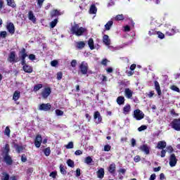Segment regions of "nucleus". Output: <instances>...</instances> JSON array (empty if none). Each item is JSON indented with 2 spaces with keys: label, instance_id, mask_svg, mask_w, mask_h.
Masks as SVG:
<instances>
[{
  "label": "nucleus",
  "instance_id": "29",
  "mask_svg": "<svg viewBox=\"0 0 180 180\" xmlns=\"http://www.w3.org/2000/svg\"><path fill=\"white\" fill-rule=\"evenodd\" d=\"M77 48L79 49L80 50L85 47V42L84 41H78L76 43Z\"/></svg>",
  "mask_w": 180,
  "mask_h": 180
},
{
  "label": "nucleus",
  "instance_id": "31",
  "mask_svg": "<svg viewBox=\"0 0 180 180\" xmlns=\"http://www.w3.org/2000/svg\"><path fill=\"white\" fill-rule=\"evenodd\" d=\"M60 11L58 10H53L51 12V18H54L56 16H60Z\"/></svg>",
  "mask_w": 180,
  "mask_h": 180
},
{
  "label": "nucleus",
  "instance_id": "50",
  "mask_svg": "<svg viewBox=\"0 0 180 180\" xmlns=\"http://www.w3.org/2000/svg\"><path fill=\"white\" fill-rule=\"evenodd\" d=\"M7 34H8V33L6 32V31H2L0 32V36H1V37H3V39H5V37H6Z\"/></svg>",
  "mask_w": 180,
  "mask_h": 180
},
{
  "label": "nucleus",
  "instance_id": "14",
  "mask_svg": "<svg viewBox=\"0 0 180 180\" xmlns=\"http://www.w3.org/2000/svg\"><path fill=\"white\" fill-rule=\"evenodd\" d=\"M133 91L130 90V89L127 88L124 90V95L127 99H131L133 98Z\"/></svg>",
  "mask_w": 180,
  "mask_h": 180
},
{
  "label": "nucleus",
  "instance_id": "39",
  "mask_svg": "<svg viewBox=\"0 0 180 180\" xmlns=\"http://www.w3.org/2000/svg\"><path fill=\"white\" fill-rule=\"evenodd\" d=\"M124 19V16H123L122 14L117 15L115 18V20H123Z\"/></svg>",
  "mask_w": 180,
  "mask_h": 180
},
{
  "label": "nucleus",
  "instance_id": "36",
  "mask_svg": "<svg viewBox=\"0 0 180 180\" xmlns=\"http://www.w3.org/2000/svg\"><path fill=\"white\" fill-rule=\"evenodd\" d=\"M66 163L68 165V167H70V168H74V162L71 159H68Z\"/></svg>",
  "mask_w": 180,
  "mask_h": 180
},
{
  "label": "nucleus",
  "instance_id": "37",
  "mask_svg": "<svg viewBox=\"0 0 180 180\" xmlns=\"http://www.w3.org/2000/svg\"><path fill=\"white\" fill-rule=\"evenodd\" d=\"M60 173L63 174V175H65L67 174V170H65V169L64 168L63 165H60Z\"/></svg>",
  "mask_w": 180,
  "mask_h": 180
},
{
  "label": "nucleus",
  "instance_id": "48",
  "mask_svg": "<svg viewBox=\"0 0 180 180\" xmlns=\"http://www.w3.org/2000/svg\"><path fill=\"white\" fill-rule=\"evenodd\" d=\"M147 126L146 125H141L140 127L138 128L139 131H143L144 130H146Z\"/></svg>",
  "mask_w": 180,
  "mask_h": 180
},
{
  "label": "nucleus",
  "instance_id": "6",
  "mask_svg": "<svg viewBox=\"0 0 180 180\" xmlns=\"http://www.w3.org/2000/svg\"><path fill=\"white\" fill-rule=\"evenodd\" d=\"M6 29L10 33V34H15V25L13 22H7L6 24Z\"/></svg>",
  "mask_w": 180,
  "mask_h": 180
},
{
  "label": "nucleus",
  "instance_id": "1",
  "mask_svg": "<svg viewBox=\"0 0 180 180\" xmlns=\"http://www.w3.org/2000/svg\"><path fill=\"white\" fill-rule=\"evenodd\" d=\"M70 31L73 34H75V36H83L86 33V28L79 27L78 24H76L72 27Z\"/></svg>",
  "mask_w": 180,
  "mask_h": 180
},
{
  "label": "nucleus",
  "instance_id": "60",
  "mask_svg": "<svg viewBox=\"0 0 180 180\" xmlns=\"http://www.w3.org/2000/svg\"><path fill=\"white\" fill-rule=\"evenodd\" d=\"M72 67H77V60H72L71 62Z\"/></svg>",
  "mask_w": 180,
  "mask_h": 180
},
{
  "label": "nucleus",
  "instance_id": "26",
  "mask_svg": "<svg viewBox=\"0 0 180 180\" xmlns=\"http://www.w3.org/2000/svg\"><path fill=\"white\" fill-rule=\"evenodd\" d=\"M6 2L8 6H11V8H16L15 0H6Z\"/></svg>",
  "mask_w": 180,
  "mask_h": 180
},
{
  "label": "nucleus",
  "instance_id": "61",
  "mask_svg": "<svg viewBox=\"0 0 180 180\" xmlns=\"http://www.w3.org/2000/svg\"><path fill=\"white\" fill-rule=\"evenodd\" d=\"M81 176V169H77L76 170V176Z\"/></svg>",
  "mask_w": 180,
  "mask_h": 180
},
{
  "label": "nucleus",
  "instance_id": "28",
  "mask_svg": "<svg viewBox=\"0 0 180 180\" xmlns=\"http://www.w3.org/2000/svg\"><path fill=\"white\" fill-rule=\"evenodd\" d=\"M88 45L89 46L90 50H94V49H95V46L94 45V39L92 38H90L89 39Z\"/></svg>",
  "mask_w": 180,
  "mask_h": 180
},
{
  "label": "nucleus",
  "instance_id": "27",
  "mask_svg": "<svg viewBox=\"0 0 180 180\" xmlns=\"http://www.w3.org/2000/svg\"><path fill=\"white\" fill-rule=\"evenodd\" d=\"M98 9L96 8V6L95 5H91L89 9V13L91 14H95L96 13Z\"/></svg>",
  "mask_w": 180,
  "mask_h": 180
},
{
  "label": "nucleus",
  "instance_id": "20",
  "mask_svg": "<svg viewBox=\"0 0 180 180\" xmlns=\"http://www.w3.org/2000/svg\"><path fill=\"white\" fill-rule=\"evenodd\" d=\"M97 176H98V178H100L101 179H102V178H103V176H105V169L100 168L97 171Z\"/></svg>",
  "mask_w": 180,
  "mask_h": 180
},
{
  "label": "nucleus",
  "instance_id": "38",
  "mask_svg": "<svg viewBox=\"0 0 180 180\" xmlns=\"http://www.w3.org/2000/svg\"><path fill=\"white\" fill-rule=\"evenodd\" d=\"M41 88H43V84H37L34 86V92H37V91H39V89H41Z\"/></svg>",
  "mask_w": 180,
  "mask_h": 180
},
{
  "label": "nucleus",
  "instance_id": "4",
  "mask_svg": "<svg viewBox=\"0 0 180 180\" xmlns=\"http://www.w3.org/2000/svg\"><path fill=\"white\" fill-rule=\"evenodd\" d=\"M134 117L136 120H141L144 119V113L140 110H135L134 111Z\"/></svg>",
  "mask_w": 180,
  "mask_h": 180
},
{
  "label": "nucleus",
  "instance_id": "8",
  "mask_svg": "<svg viewBox=\"0 0 180 180\" xmlns=\"http://www.w3.org/2000/svg\"><path fill=\"white\" fill-rule=\"evenodd\" d=\"M94 122L96 124H99V123L102 122V117L101 116V113L98 111L94 112Z\"/></svg>",
  "mask_w": 180,
  "mask_h": 180
},
{
  "label": "nucleus",
  "instance_id": "55",
  "mask_svg": "<svg viewBox=\"0 0 180 180\" xmlns=\"http://www.w3.org/2000/svg\"><path fill=\"white\" fill-rule=\"evenodd\" d=\"M58 64V62L57 60H52L51 62V65L52 67H56V65Z\"/></svg>",
  "mask_w": 180,
  "mask_h": 180
},
{
  "label": "nucleus",
  "instance_id": "49",
  "mask_svg": "<svg viewBox=\"0 0 180 180\" xmlns=\"http://www.w3.org/2000/svg\"><path fill=\"white\" fill-rule=\"evenodd\" d=\"M148 34H149V36H154L155 34H157V31H155L154 30H150L148 32Z\"/></svg>",
  "mask_w": 180,
  "mask_h": 180
},
{
  "label": "nucleus",
  "instance_id": "7",
  "mask_svg": "<svg viewBox=\"0 0 180 180\" xmlns=\"http://www.w3.org/2000/svg\"><path fill=\"white\" fill-rule=\"evenodd\" d=\"M51 109V105L50 103H42L39 107V110H44V112H47Z\"/></svg>",
  "mask_w": 180,
  "mask_h": 180
},
{
  "label": "nucleus",
  "instance_id": "56",
  "mask_svg": "<svg viewBox=\"0 0 180 180\" xmlns=\"http://www.w3.org/2000/svg\"><path fill=\"white\" fill-rule=\"evenodd\" d=\"M108 63H109V60H108V59H103L102 61H101V64L102 65H108Z\"/></svg>",
  "mask_w": 180,
  "mask_h": 180
},
{
  "label": "nucleus",
  "instance_id": "17",
  "mask_svg": "<svg viewBox=\"0 0 180 180\" xmlns=\"http://www.w3.org/2000/svg\"><path fill=\"white\" fill-rule=\"evenodd\" d=\"M167 147V142L165 141H160L158 143L157 148L159 150H164Z\"/></svg>",
  "mask_w": 180,
  "mask_h": 180
},
{
  "label": "nucleus",
  "instance_id": "32",
  "mask_svg": "<svg viewBox=\"0 0 180 180\" xmlns=\"http://www.w3.org/2000/svg\"><path fill=\"white\" fill-rule=\"evenodd\" d=\"M9 153V145L6 144L3 151V155H6Z\"/></svg>",
  "mask_w": 180,
  "mask_h": 180
},
{
  "label": "nucleus",
  "instance_id": "10",
  "mask_svg": "<svg viewBox=\"0 0 180 180\" xmlns=\"http://www.w3.org/2000/svg\"><path fill=\"white\" fill-rule=\"evenodd\" d=\"M178 162V160L176 159V157L175 156V154H172L170 155L169 158V165L170 167H175L176 165V162Z\"/></svg>",
  "mask_w": 180,
  "mask_h": 180
},
{
  "label": "nucleus",
  "instance_id": "51",
  "mask_svg": "<svg viewBox=\"0 0 180 180\" xmlns=\"http://www.w3.org/2000/svg\"><path fill=\"white\" fill-rule=\"evenodd\" d=\"M43 2H44V0H37V5L39 8H41L43 6Z\"/></svg>",
  "mask_w": 180,
  "mask_h": 180
},
{
  "label": "nucleus",
  "instance_id": "9",
  "mask_svg": "<svg viewBox=\"0 0 180 180\" xmlns=\"http://www.w3.org/2000/svg\"><path fill=\"white\" fill-rule=\"evenodd\" d=\"M139 148L141 151L146 154V155H148V154H150V147L148 144H143Z\"/></svg>",
  "mask_w": 180,
  "mask_h": 180
},
{
  "label": "nucleus",
  "instance_id": "2",
  "mask_svg": "<svg viewBox=\"0 0 180 180\" xmlns=\"http://www.w3.org/2000/svg\"><path fill=\"white\" fill-rule=\"evenodd\" d=\"M170 126L172 129H174V130H176V131H180V118L174 119L171 122Z\"/></svg>",
  "mask_w": 180,
  "mask_h": 180
},
{
  "label": "nucleus",
  "instance_id": "15",
  "mask_svg": "<svg viewBox=\"0 0 180 180\" xmlns=\"http://www.w3.org/2000/svg\"><path fill=\"white\" fill-rule=\"evenodd\" d=\"M50 94H51V90L50 88H45L44 90L42 91L41 95L42 97L46 99V98H48L50 96Z\"/></svg>",
  "mask_w": 180,
  "mask_h": 180
},
{
  "label": "nucleus",
  "instance_id": "35",
  "mask_svg": "<svg viewBox=\"0 0 180 180\" xmlns=\"http://www.w3.org/2000/svg\"><path fill=\"white\" fill-rule=\"evenodd\" d=\"M65 147L68 150H70L71 148H74V143L72 141H70L67 145H65Z\"/></svg>",
  "mask_w": 180,
  "mask_h": 180
},
{
  "label": "nucleus",
  "instance_id": "46",
  "mask_svg": "<svg viewBox=\"0 0 180 180\" xmlns=\"http://www.w3.org/2000/svg\"><path fill=\"white\" fill-rule=\"evenodd\" d=\"M4 133H5L6 136H11V129H9V127H6Z\"/></svg>",
  "mask_w": 180,
  "mask_h": 180
},
{
  "label": "nucleus",
  "instance_id": "47",
  "mask_svg": "<svg viewBox=\"0 0 180 180\" xmlns=\"http://www.w3.org/2000/svg\"><path fill=\"white\" fill-rule=\"evenodd\" d=\"M156 34H158L159 39H164L165 37V35L161 32H156Z\"/></svg>",
  "mask_w": 180,
  "mask_h": 180
},
{
  "label": "nucleus",
  "instance_id": "23",
  "mask_svg": "<svg viewBox=\"0 0 180 180\" xmlns=\"http://www.w3.org/2000/svg\"><path fill=\"white\" fill-rule=\"evenodd\" d=\"M115 171H116V165L115 163H112L108 167V172L110 174H115Z\"/></svg>",
  "mask_w": 180,
  "mask_h": 180
},
{
  "label": "nucleus",
  "instance_id": "12",
  "mask_svg": "<svg viewBox=\"0 0 180 180\" xmlns=\"http://www.w3.org/2000/svg\"><path fill=\"white\" fill-rule=\"evenodd\" d=\"M42 141L43 139L41 138V136L37 135L34 141V144L37 148H39L40 146H41Z\"/></svg>",
  "mask_w": 180,
  "mask_h": 180
},
{
  "label": "nucleus",
  "instance_id": "57",
  "mask_svg": "<svg viewBox=\"0 0 180 180\" xmlns=\"http://www.w3.org/2000/svg\"><path fill=\"white\" fill-rule=\"evenodd\" d=\"M134 160L136 162H139V161L141 160V158L139 155H136V156L134 157Z\"/></svg>",
  "mask_w": 180,
  "mask_h": 180
},
{
  "label": "nucleus",
  "instance_id": "59",
  "mask_svg": "<svg viewBox=\"0 0 180 180\" xmlns=\"http://www.w3.org/2000/svg\"><path fill=\"white\" fill-rule=\"evenodd\" d=\"M165 154H167V150L162 149L161 151V157L162 158H164V157H165Z\"/></svg>",
  "mask_w": 180,
  "mask_h": 180
},
{
  "label": "nucleus",
  "instance_id": "58",
  "mask_svg": "<svg viewBox=\"0 0 180 180\" xmlns=\"http://www.w3.org/2000/svg\"><path fill=\"white\" fill-rule=\"evenodd\" d=\"M82 150H77L75 152V155H82Z\"/></svg>",
  "mask_w": 180,
  "mask_h": 180
},
{
  "label": "nucleus",
  "instance_id": "63",
  "mask_svg": "<svg viewBox=\"0 0 180 180\" xmlns=\"http://www.w3.org/2000/svg\"><path fill=\"white\" fill-rule=\"evenodd\" d=\"M124 31L130 32V27L129 25H126L125 27H124Z\"/></svg>",
  "mask_w": 180,
  "mask_h": 180
},
{
  "label": "nucleus",
  "instance_id": "41",
  "mask_svg": "<svg viewBox=\"0 0 180 180\" xmlns=\"http://www.w3.org/2000/svg\"><path fill=\"white\" fill-rule=\"evenodd\" d=\"M17 153H20L23 151V146H17L15 148Z\"/></svg>",
  "mask_w": 180,
  "mask_h": 180
},
{
  "label": "nucleus",
  "instance_id": "33",
  "mask_svg": "<svg viewBox=\"0 0 180 180\" xmlns=\"http://www.w3.org/2000/svg\"><path fill=\"white\" fill-rule=\"evenodd\" d=\"M84 162L85 164H87V165H91V163L92 162V158H91V156L86 157L84 160Z\"/></svg>",
  "mask_w": 180,
  "mask_h": 180
},
{
  "label": "nucleus",
  "instance_id": "19",
  "mask_svg": "<svg viewBox=\"0 0 180 180\" xmlns=\"http://www.w3.org/2000/svg\"><path fill=\"white\" fill-rule=\"evenodd\" d=\"M28 19L32 22V23H36V16L33 13V11H29Z\"/></svg>",
  "mask_w": 180,
  "mask_h": 180
},
{
  "label": "nucleus",
  "instance_id": "3",
  "mask_svg": "<svg viewBox=\"0 0 180 180\" xmlns=\"http://www.w3.org/2000/svg\"><path fill=\"white\" fill-rule=\"evenodd\" d=\"M8 61L9 63H18L19 61V58L16 57V52L15 51H11L8 58Z\"/></svg>",
  "mask_w": 180,
  "mask_h": 180
},
{
  "label": "nucleus",
  "instance_id": "25",
  "mask_svg": "<svg viewBox=\"0 0 180 180\" xmlns=\"http://www.w3.org/2000/svg\"><path fill=\"white\" fill-rule=\"evenodd\" d=\"M124 97L120 96H118L117 98V103H118L119 105H124Z\"/></svg>",
  "mask_w": 180,
  "mask_h": 180
},
{
  "label": "nucleus",
  "instance_id": "13",
  "mask_svg": "<svg viewBox=\"0 0 180 180\" xmlns=\"http://www.w3.org/2000/svg\"><path fill=\"white\" fill-rule=\"evenodd\" d=\"M167 36H174L175 33H178L179 31L176 30V27H174L171 30L165 29Z\"/></svg>",
  "mask_w": 180,
  "mask_h": 180
},
{
  "label": "nucleus",
  "instance_id": "16",
  "mask_svg": "<svg viewBox=\"0 0 180 180\" xmlns=\"http://www.w3.org/2000/svg\"><path fill=\"white\" fill-rule=\"evenodd\" d=\"M154 84H155V89L158 92V96H160V98L162 92H161V87L160 86V83H158V82L157 81H155Z\"/></svg>",
  "mask_w": 180,
  "mask_h": 180
},
{
  "label": "nucleus",
  "instance_id": "11",
  "mask_svg": "<svg viewBox=\"0 0 180 180\" xmlns=\"http://www.w3.org/2000/svg\"><path fill=\"white\" fill-rule=\"evenodd\" d=\"M4 162L7 165H12V158L8 154L3 155Z\"/></svg>",
  "mask_w": 180,
  "mask_h": 180
},
{
  "label": "nucleus",
  "instance_id": "62",
  "mask_svg": "<svg viewBox=\"0 0 180 180\" xmlns=\"http://www.w3.org/2000/svg\"><path fill=\"white\" fill-rule=\"evenodd\" d=\"M29 58H30L32 61H33V60H36V56H34V54H30V55L29 56Z\"/></svg>",
  "mask_w": 180,
  "mask_h": 180
},
{
  "label": "nucleus",
  "instance_id": "22",
  "mask_svg": "<svg viewBox=\"0 0 180 180\" xmlns=\"http://www.w3.org/2000/svg\"><path fill=\"white\" fill-rule=\"evenodd\" d=\"M103 42L105 46H110V39H109V36L104 35L103 37Z\"/></svg>",
  "mask_w": 180,
  "mask_h": 180
},
{
  "label": "nucleus",
  "instance_id": "64",
  "mask_svg": "<svg viewBox=\"0 0 180 180\" xmlns=\"http://www.w3.org/2000/svg\"><path fill=\"white\" fill-rule=\"evenodd\" d=\"M155 178H156L155 174H153L150 175L149 180H155Z\"/></svg>",
  "mask_w": 180,
  "mask_h": 180
},
{
  "label": "nucleus",
  "instance_id": "24",
  "mask_svg": "<svg viewBox=\"0 0 180 180\" xmlns=\"http://www.w3.org/2000/svg\"><path fill=\"white\" fill-rule=\"evenodd\" d=\"M19 98H20V91H15L13 94V101H16L19 99Z\"/></svg>",
  "mask_w": 180,
  "mask_h": 180
},
{
  "label": "nucleus",
  "instance_id": "45",
  "mask_svg": "<svg viewBox=\"0 0 180 180\" xmlns=\"http://www.w3.org/2000/svg\"><path fill=\"white\" fill-rule=\"evenodd\" d=\"M51 153V150H50V148H46L44 150V154H45V155H46V157H49V155H50Z\"/></svg>",
  "mask_w": 180,
  "mask_h": 180
},
{
  "label": "nucleus",
  "instance_id": "34",
  "mask_svg": "<svg viewBox=\"0 0 180 180\" xmlns=\"http://www.w3.org/2000/svg\"><path fill=\"white\" fill-rule=\"evenodd\" d=\"M20 53H21V58L25 59V58H27V53H26V49H22L21 50Z\"/></svg>",
  "mask_w": 180,
  "mask_h": 180
},
{
  "label": "nucleus",
  "instance_id": "21",
  "mask_svg": "<svg viewBox=\"0 0 180 180\" xmlns=\"http://www.w3.org/2000/svg\"><path fill=\"white\" fill-rule=\"evenodd\" d=\"M22 68L25 72H27L28 74H31V72H33V68L30 65H25Z\"/></svg>",
  "mask_w": 180,
  "mask_h": 180
},
{
  "label": "nucleus",
  "instance_id": "52",
  "mask_svg": "<svg viewBox=\"0 0 180 180\" xmlns=\"http://www.w3.org/2000/svg\"><path fill=\"white\" fill-rule=\"evenodd\" d=\"M110 148H112V146L110 145H105L104 146V151H110Z\"/></svg>",
  "mask_w": 180,
  "mask_h": 180
},
{
  "label": "nucleus",
  "instance_id": "44",
  "mask_svg": "<svg viewBox=\"0 0 180 180\" xmlns=\"http://www.w3.org/2000/svg\"><path fill=\"white\" fill-rule=\"evenodd\" d=\"M1 180H9V174L6 173H3V176L1 177Z\"/></svg>",
  "mask_w": 180,
  "mask_h": 180
},
{
  "label": "nucleus",
  "instance_id": "42",
  "mask_svg": "<svg viewBox=\"0 0 180 180\" xmlns=\"http://www.w3.org/2000/svg\"><path fill=\"white\" fill-rule=\"evenodd\" d=\"M56 116H63L64 115V112L60 110H56Z\"/></svg>",
  "mask_w": 180,
  "mask_h": 180
},
{
  "label": "nucleus",
  "instance_id": "54",
  "mask_svg": "<svg viewBox=\"0 0 180 180\" xmlns=\"http://www.w3.org/2000/svg\"><path fill=\"white\" fill-rule=\"evenodd\" d=\"M63 78V72H58L57 73V79L60 80Z\"/></svg>",
  "mask_w": 180,
  "mask_h": 180
},
{
  "label": "nucleus",
  "instance_id": "30",
  "mask_svg": "<svg viewBox=\"0 0 180 180\" xmlns=\"http://www.w3.org/2000/svg\"><path fill=\"white\" fill-rule=\"evenodd\" d=\"M112 25L113 21H108L105 25V30H110V27H112Z\"/></svg>",
  "mask_w": 180,
  "mask_h": 180
},
{
  "label": "nucleus",
  "instance_id": "43",
  "mask_svg": "<svg viewBox=\"0 0 180 180\" xmlns=\"http://www.w3.org/2000/svg\"><path fill=\"white\" fill-rule=\"evenodd\" d=\"M165 151H166V153H169V154H171V153H172V151H174V148H172V146H167L166 148Z\"/></svg>",
  "mask_w": 180,
  "mask_h": 180
},
{
  "label": "nucleus",
  "instance_id": "18",
  "mask_svg": "<svg viewBox=\"0 0 180 180\" xmlns=\"http://www.w3.org/2000/svg\"><path fill=\"white\" fill-rule=\"evenodd\" d=\"M131 111V107L130 104H126L125 106L123 108V113L124 115H129Z\"/></svg>",
  "mask_w": 180,
  "mask_h": 180
},
{
  "label": "nucleus",
  "instance_id": "53",
  "mask_svg": "<svg viewBox=\"0 0 180 180\" xmlns=\"http://www.w3.org/2000/svg\"><path fill=\"white\" fill-rule=\"evenodd\" d=\"M171 89L172 91H175V92H179L180 91L179 88H178L176 86H172L171 87Z\"/></svg>",
  "mask_w": 180,
  "mask_h": 180
},
{
  "label": "nucleus",
  "instance_id": "40",
  "mask_svg": "<svg viewBox=\"0 0 180 180\" xmlns=\"http://www.w3.org/2000/svg\"><path fill=\"white\" fill-rule=\"evenodd\" d=\"M58 22V20L55 19L53 21H52L50 24L51 27L53 29V27H56L57 23Z\"/></svg>",
  "mask_w": 180,
  "mask_h": 180
},
{
  "label": "nucleus",
  "instance_id": "5",
  "mask_svg": "<svg viewBox=\"0 0 180 180\" xmlns=\"http://www.w3.org/2000/svg\"><path fill=\"white\" fill-rule=\"evenodd\" d=\"M79 68L82 74H83L84 75H86V74L88 73V63H86V62H82Z\"/></svg>",
  "mask_w": 180,
  "mask_h": 180
}]
</instances>
